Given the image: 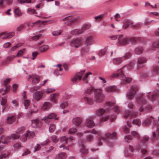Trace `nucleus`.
Here are the masks:
<instances>
[{"label": "nucleus", "instance_id": "obj_1", "mask_svg": "<svg viewBox=\"0 0 159 159\" xmlns=\"http://www.w3.org/2000/svg\"><path fill=\"white\" fill-rule=\"evenodd\" d=\"M105 98L104 95L100 89H95L94 92V100L96 103L102 102Z\"/></svg>", "mask_w": 159, "mask_h": 159}, {"label": "nucleus", "instance_id": "obj_2", "mask_svg": "<svg viewBox=\"0 0 159 159\" xmlns=\"http://www.w3.org/2000/svg\"><path fill=\"white\" fill-rule=\"evenodd\" d=\"M74 139V138L72 136H70L69 138L66 137L65 136L61 137L60 138V141L62 144L59 146V148H63V149L68 150V148L65 146V144H67L69 140H73Z\"/></svg>", "mask_w": 159, "mask_h": 159}, {"label": "nucleus", "instance_id": "obj_3", "mask_svg": "<svg viewBox=\"0 0 159 159\" xmlns=\"http://www.w3.org/2000/svg\"><path fill=\"white\" fill-rule=\"evenodd\" d=\"M20 135L18 134H11L9 136L2 137V142L3 143L7 144L11 139L14 140L18 139Z\"/></svg>", "mask_w": 159, "mask_h": 159}, {"label": "nucleus", "instance_id": "obj_4", "mask_svg": "<svg viewBox=\"0 0 159 159\" xmlns=\"http://www.w3.org/2000/svg\"><path fill=\"white\" fill-rule=\"evenodd\" d=\"M120 70V72L119 73H114L111 76L112 78H116L118 76H120L121 80H123L124 82L126 83H129L131 81V79L129 77H126Z\"/></svg>", "mask_w": 159, "mask_h": 159}, {"label": "nucleus", "instance_id": "obj_5", "mask_svg": "<svg viewBox=\"0 0 159 159\" xmlns=\"http://www.w3.org/2000/svg\"><path fill=\"white\" fill-rule=\"evenodd\" d=\"M82 40L80 38H77L71 40L70 43V45L74 48H79L82 44Z\"/></svg>", "mask_w": 159, "mask_h": 159}, {"label": "nucleus", "instance_id": "obj_6", "mask_svg": "<svg viewBox=\"0 0 159 159\" xmlns=\"http://www.w3.org/2000/svg\"><path fill=\"white\" fill-rule=\"evenodd\" d=\"M79 19V17L77 16L75 17L68 16L63 18L62 19L63 21H67L65 22L64 24L66 25L69 26L70 24V22H75L77 21Z\"/></svg>", "mask_w": 159, "mask_h": 159}, {"label": "nucleus", "instance_id": "obj_7", "mask_svg": "<svg viewBox=\"0 0 159 159\" xmlns=\"http://www.w3.org/2000/svg\"><path fill=\"white\" fill-rule=\"evenodd\" d=\"M137 88L136 87L132 86L131 89L129 90L126 94L128 98L130 99H132L136 93L135 90H137Z\"/></svg>", "mask_w": 159, "mask_h": 159}, {"label": "nucleus", "instance_id": "obj_8", "mask_svg": "<svg viewBox=\"0 0 159 159\" xmlns=\"http://www.w3.org/2000/svg\"><path fill=\"white\" fill-rule=\"evenodd\" d=\"M84 71L85 70L80 71V72L76 73L75 74V76L71 78V81L73 82H75L77 81L78 79L81 80L82 79V76L83 75Z\"/></svg>", "mask_w": 159, "mask_h": 159}, {"label": "nucleus", "instance_id": "obj_9", "mask_svg": "<svg viewBox=\"0 0 159 159\" xmlns=\"http://www.w3.org/2000/svg\"><path fill=\"white\" fill-rule=\"evenodd\" d=\"M118 39V43L121 45H124L127 44L129 42V39L125 36L120 34Z\"/></svg>", "mask_w": 159, "mask_h": 159}, {"label": "nucleus", "instance_id": "obj_10", "mask_svg": "<svg viewBox=\"0 0 159 159\" xmlns=\"http://www.w3.org/2000/svg\"><path fill=\"white\" fill-rule=\"evenodd\" d=\"M15 35V33L12 32L8 33L2 32L0 33V38L2 39H10L13 37Z\"/></svg>", "mask_w": 159, "mask_h": 159}, {"label": "nucleus", "instance_id": "obj_11", "mask_svg": "<svg viewBox=\"0 0 159 159\" xmlns=\"http://www.w3.org/2000/svg\"><path fill=\"white\" fill-rule=\"evenodd\" d=\"M30 79H32V83L33 84H38L40 80L39 76L35 74H33L29 75L28 78V80L29 81Z\"/></svg>", "mask_w": 159, "mask_h": 159}, {"label": "nucleus", "instance_id": "obj_12", "mask_svg": "<svg viewBox=\"0 0 159 159\" xmlns=\"http://www.w3.org/2000/svg\"><path fill=\"white\" fill-rule=\"evenodd\" d=\"M43 93L40 91H37L34 93L33 95L34 99L36 101H39L43 97Z\"/></svg>", "mask_w": 159, "mask_h": 159}, {"label": "nucleus", "instance_id": "obj_13", "mask_svg": "<svg viewBox=\"0 0 159 159\" xmlns=\"http://www.w3.org/2000/svg\"><path fill=\"white\" fill-rule=\"evenodd\" d=\"M94 42L93 37L90 36L88 37L84 41L85 45L86 46H90Z\"/></svg>", "mask_w": 159, "mask_h": 159}, {"label": "nucleus", "instance_id": "obj_14", "mask_svg": "<svg viewBox=\"0 0 159 159\" xmlns=\"http://www.w3.org/2000/svg\"><path fill=\"white\" fill-rule=\"evenodd\" d=\"M54 119L55 120H58V117H56V114L53 113H51L50 114L48 115L44 116L43 118L42 119V120H48Z\"/></svg>", "mask_w": 159, "mask_h": 159}, {"label": "nucleus", "instance_id": "obj_15", "mask_svg": "<svg viewBox=\"0 0 159 159\" xmlns=\"http://www.w3.org/2000/svg\"><path fill=\"white\" fill-rule=\"evenodd\" d=\"M116 136V133L115 132H112V133H108L104 136L101 137L99 139L100 141L102 140L107 139L108 138H114Z\"/></svg>", "mask_w": 159, "mask_h": 159}, {"label": "nucleus", "instance_id": "obj_16", "mask_svg": "<svg viewBox=\"0 0 159 159\" xmlns=\"http://www.w3.org/2000/svg\"><path fill=\"white\" fill-rule=\"evenodd\" d=\"M137 115V113L134 112H126L124 114V117L125 118L127 117L132 118Z\"/></svg>", "mask_w": 159, "mask_h": 159}, {"label": "nucleus", "instance_id": "obj_17", "mask_svg": "<svg viewBox=\"0 0 159 159\" xmlns=\"http://www.w3.org/2000/svg\"><path fill=\"white\" fill-rule=\"evenodd\" d=\"M72 124L75 126H78L81 124L82 120L80 117H76L72 119Z\"/></svg>", "mask_w": 159, "mask_h": 159}, {"label": "nucleus", "instance_id": "obj_18", "mask_svg": "<svg viewBox=\"0 0 159 159\" xmlns=\"http://www.w3.org/2000/svg\"><path fill=\"white\" fill-rule=\"evenodd\" d=\"M58 94L56 93H53L50 96V99L51 102L55 103L58 99Z\"/></svg>", "mask_w": 159, "mask_h": 159}, {"label": "nucleus", "instance_id": "obj_19", "mask_svg": "<svg viewBox=\"0 0 159 159\" xmlns=\"http://www.w3.org/2000/svg\"><path fill=\"white\" fill-rule=\"evenodd\" d=\"M33 107L31 108L27 113L29 117L31 116L33 113H36L38 111L37 107L35 106L34 105H33Z\"/></svg>", "mask_w": 159, "mask_h": 159}, {"label": "nucleus", "instance_id": "obj_20", "mask_svg": "<svg viewBox=\"0 0 159 159\" xmlns=\"http://www.w3.org/2000/svg\"><path fill=\"white\" fill-rule=\"evenodd\" d=\"M93 90V88L90 87L85 88L84 89L83 96H88L91 94Z\"/></svg>", "mask_w": 159, "mask_h": 159}, {"label": "nucleus", "instance_id": "obj_21", "mask_svg": "<svg viewBox=\"0 0 159 159\" xmlns=\"http://www.w3.org/2000/svg\"><path fill=\"white\" fill-rule=\"evenodd\" d=\"M15 120V118L13 115L8 116L6 119V122L8 124H11L13 123Z\"/></svg>", "mask_w": 159, "mask_h": 159}, {"label": "nucleus", "instance_id": "obj_22", "mask_svg": "<svg viewBox=\"0 0 159 159\" xmlns=\"http://www.w3.org/2000/svg\"><path fill=\"white\" fill-rule=\"evenodd\" d=\"M86 125L87 127L91 128L94 126L95 123L92 120L88 119L87 120Z\"/></svg>", "mask_w": 159, "mask_h": 159}, {"label": "nucleus", "instance_id": "obj_23", "mask_svg": "<svg viewBox=\"0 0 159 159\" xmlns=\"http://www.w3.org/2000/svg\"><path fill=\"white\" fill-rule=\"evenodd\" d=\"M146 62V59L144 58H139L137 61V63L139 67H141L143 66V64Z\"/></svg>", "mask_w": 159, "mask_h": 159}, {"label": "nucleus", "instance_id": "obj_24", "mask_svg": "<svg viewBox=\"0 0 159 159\" xmlns=\"http://www.w3.org/2000/svg\"><path fill=\"white\" fill-rule=\"evenodd\" d=\"M32 125L33 126L37 128H40L41 126V124L39 121V120L37 118L32 121Z\"/></svg>", "mask_w": 159, "mask_h": 159}, {"label": "nucleus", "instance_id": "obj_25", "mask_svg": "<svg viewBox=\"0 0 159 159\" xmlns=\"http://www.w3.org/2000/svg\"><path fill=\"white\" fill-rule=\"evenodd\" d=\"M25 49L23 50H20L19 51L17 54L16 56H9L7 58V60H9L15 57H20L22 56L24 53V51L25 50Z\"/></svg>", "mask_w": 159, "mask_h": 159}, {"label": "nucleus", "instance_id": "obj_26", "mask_svg": "<svg viewBox=\"0 0 159 159\" xmlns=\"http://www.w3.org/2000/svg\"><path fill=\"white\" fill-rule=\"evenodd\" d=\"M52 105L50 102H46L41 107V110L43 111L48 109L51 107Z\"/></svg>", "mask_w": 159, "mask_h": 159}, {"label": "nucleus", "instance_id": "obj_27", "mask_svg": "<svg viewBox=\"0 0 159 159\" xmlns=\"http://www.w3.org/2000/svg\"><path fill=\"white\" fill-rule=\"evenodd\" d=\"M82 99L84 100V101L88 104H90L93 102L92 99L88 96H83Z\"/></svg>", "mask_w": 159, "mask_h": 159}, {"label": "nucleus", "instance_id": "obj_28", "mask_svg": "<svg viewBox=\"0 0 159 159\" xmlns=\"http://www.w3.org/2000/svg\"><path fill=\"white\" fill-rule=\"evenodd\" d=\"M66 154L62 152L57 155L55 157V159H66Z\"/></svg>", "mask_w": 159, "mask_h": 159}, {"label": "nucleus", "instance_id": "obj_29", "mask_svg": "<svg viewBox=\"0 0 159 159\" xmlns=\"http://www.w3.org/2000/svg\"><path fill=\"white\" fill-rule=\"evenodd\" d=\"M131 125L129 124L128 121L127 122V125H125L123 127V130L125 133H127L129 131V128L130 127Z\"/></svg>", "mask_w": 159, "mask_h": 159}, {"label": "nucleus", "instance_id": "obj_30", "mask_svg": "<svg viewBox=\"0 0 159 159\" xmlns=\"http://www.w3.org/2000/svg\"><path fill=\"white\" fill-rule=\"evenodd\" d=\"M132 24L133 22L132 21L128 20H125L124 21L123 28L124 29H126L130 25Z\"/></svg>", "mask_w": 159, "mask_h": 159}, {"label": "nucleus", "instance_id": "obj_31", "mask_svg": "<svg viewBox=\"0 0 159 159\" xmlns=\"http://www.w3.org/2000/svg\"><path fill=\"white\" fill-rule=\"evenodd\" d=\"M91 26L89 24H84L82 26L81 29H80L81 31H83L84 33L85 30L89 29Z\"/></svg>", "mask_w": 159, "mask_h": 159}, {"label": "nucleus", "instance_id": "obj_32", "mask_svg": "<svg viewBox=\"0 0 159 159\" xmlns=\"http://www.w3.org/2000/svg\"><path fill=\"white\" fill-rule=\"evenodd\" d=\"M150 101V100L149 99H148V101H146L145 99H143L142 98L137 99V101L138 103L143 105L146 104L148 101Z\"/></svg>", "mask_w": 159, "mask_h": 159}, {"label": "nucleus", "instance_id": "obj_33", "mask_svg": "<svg viewBox=\"0 0 159 159\" xmlns=\"http://www.w3.org/2000/svg\"><path fill=\"white\" fill-rule=\"evenodd\" d=\"M49 47L48 45H44L41 46L39 49V51L41 52L45 51L48 50Z\"/></svg>", "mask_w": 159, "mask_h": 159}, {"label": "nucleus", "instance_id": "obj_34", "mask_svg": "<svg viewBox=\"0 0 159 159\" xmlns=\"http://www.w3.org/2000/svg\"><path fill=\"white\" fill-rule=\"evenodd\" d=\"M106 111L104 108H101L98 110L96 112V114L99 116H101Z\"/></svg>", "mask_w": 159, "mask_h": 159}, {"label": "nucleus", "instance_id": "obj_35", "mask_svg": "<svg viewBox=\"0 0 159 159\" xmlns=\"http://www.w3.org/2000/svg\"><path fill=\"white\" fill-rule=\"evenodd\" d=\"M71 34L76 35L83 33V31H81L80 29H76L71 31Z\"/></svg>", "mask_w": 159, "mask_h": 159}, {"label": "nucleus", "instance_id": "obj_36", "mask_svg": "<svg viewBox=\"0 0 159 159\" xmlns=\"http://www.w3.org/2000/svg\"><path fill=\"white\" fill-rule=\"evenodd\" d=\"M80 152L83 154H86L88 153V149L85 148V146L82 144L81 147L80 148Z\"/></svg>", "mask_w": 159, "mask_h": 159}, {"label": "nucleus", "instance_id": "obj_37", "mask_svg": "<svg viewBox=\"0 0 159 159\" xmlns=\"http://www.w3.org/2000/svg\"><path fill=\"white\" fill-rule=\"evenodd\" d=\"M106 90L107 92H113L116 89V87L110 86L106 88Z\"/></svg>", "mask_w": 159, "mask_h": 159}, {"label": "nucleus", "instance_id": "obj_38", "mask_svg": "<svg viewBox=\"0 0 159 159\" xmlns=\"http://www.w3.org/2000/svg\"><path fill=\"white\" fill-rule=\"evenodd\" d=\"M108 48V47L107 46L105 47L103 49H102L98 53V54L100 56H102L104 55L105 53L106 52Z\"/></svg>", "mask_w": 159, "mask_h": 159}, {"label": "nucleus", "instance_id": "obj_39", "mask_svg": "<svg viewBox=\"0 0 159 159\" xmlns=\"http://www.w3.org/2000/svg\"><path fill=\"white\" fill-rule=\"evenodd\" d=\"M123 61L122 57L116 58H114L113 60L114 62L116 64L120 63Z\"/></svg>", "mask_w": 159, "mask_h": 159}, {"label": "nucleus", "instance_id": "obj_40", "mask_svg": "<svg viewBox=\"0 0 159 159\" xmlns=\"http://www.w3.org/2000/svg\"><path fill=\"white\" fill-rule=\"evenodd\" d=\"M22 147L21 144L19 143H16L13 145V148L15 150H18Z\"/></svg>", "mask_w": 159, "mask_h": 159}, {"label": "nucleus", "instance_id": "obj_41", "mask_svg": "<svg viewBox=\"0 0 159 159\" xmlns=\"http://www.w3.org/2000/svg\"><path fill=\"white\" fill-rule=\"evenodd\" d=\"M152 71L155 74L158 73L159 72V64L154 66Z\"/></svg>", "mask_w": 159, "mask_h": 159}, {"label": "nucleus", "instance_id": "obj_42", "mask_svg": "<svg viewBox=\"0 0 159 159\" xmlns=\"http://www.w3.org/2000/svg\"><path fill=\"white\" fill-rule=\"evenodd\" d=\"M77 129L75 127H73L70 129L68 131V133L70 134H72L76 132L77 131Z\"/></svg>", "mask_w": 159, "mask_h": 159}, {"label": "nucleus", "instance_id": "obj_43", "mask_svg": "<svg viewBox=\"0 0 159 159\" xmlns=\"http://www.w3.org/2000/svg\"><path fill=\"white\" fill-rule=\"evenodd\" d=\"M30 102L29 100H25L24 102V105L25 109H28L29 108Z\"/></svg>", "mask_w": 159, "mask_h": 159}, {"label": "nucleus", "instance_id": "obj_44", "mask_svg": "<svg viewBox=\"0 0 159 159\" xmlns=\"http://www.w3.org/2000/svg\"><path fill=\"white\" fill-rule=\"evenodd\" d=\"M151 120L150 118H147L144 120L143 124L145 126L148 125L151 123Z\"/></svg>", "mask_w": 159, "mask_h": 159}, {"label": "nucleus", "instance_id": "obj_45", "mask_svg": "<svg viewBox=\"0 0 159 159\" xmlns=\"http://www.w3.org/2000/svg\"><path fill=\"white\" fill-rule=\"evenodd\" d=\"M62 31L61 30H56L53 31L52 32V34L53 36H57L61 34Z\"/></svg>", "mask_w": 159, "mask_h": 159}, {"label": "nucleus", "instance_id": "obj_46", "mask_svg": "<svg viewBox=\"0 0 159 159\" xmlns=\"http://www.w3.org/2000/svg\"><path fill=\"white\" fill-rule=\"evenodd\" d=\"M7 101V96H6L4 97H2V100L0 104L2 106H4L5 105Z\"/></svg>", "mask_w": 159, "mask_h": 159}, {"label": "nucleus", "instance_id": "obj_47", "mask_svg": "<svg viewBox=\"0 0 159 159\" xmlns=\"http://www.w3.org/2000/svg\"><path fill=\"white\" fill-rule=\"evenodd\" d=\"M92 73L91 72H88L85 74L83 77L82 79L84 81H86L87 83H88V81L86 79L88 78V75H92Z\"/></svg>", "mask_w": 159, "mask_h": 159}, {"label": "nucleus", "instance_id": "obj_48", "mask_svg": "<svg viewBox=\"0 0 159 159\" xmlns=\"http://www.w3.org/2000/svg\"><path fill=\"white\" fill-rule=\"evenodd\" d=\"M14 13L15 15L18 16H20L22 14L20 10L18 8H16L15 9Z\"/></svg>", "mask_w": 159, "mask_h": 159}, {"label": "nucleus", "instance_id": "obj_49", "mask_svg": "<svg viewBox=\"0 0 159 159\" xmlns=\"http://www.w3.org/2000/svg\"><path fill=\"white\" fill-rule=\"evenodd\" d=\"M27 137L26 133L23 135L20 138L21 141L23 142H25L27 140Z\"/></svg>", "mask_w": 159, "mask_h": 159}, {"label": "nucleus", "instance_id": "obj_50", "mask_svg": "<svg viewBox=\"0 0 159 159\" xmlns=\"http://www.w3.org/2000/svg\"><path fill=\"white\" fill-rule=\"evenodd\" d=\"M26 133L28 135V136L30 138H33L34 134V132L30 131L29 130L27 131Z\"/></svg>", "mask_w": 159, "mask_h": 159}, {"label": "nucleus", "instance_id": "obj_51", "mask_svg": "<svg viewBox=\"0 0 159 159\" xmlns=\"http://www.w3.org/2000/svg\"><path fill=\"white\" fill-rule=\"evenodd\" d=\"M52 140L54 143H57L59 139L56 135H52L51 137Z\"/></svg>", "mask_w": 159, "mask_h": 159}, {"label": "nucleus", "instance_id": "obj_52", "mask_svg": "<svg viewBox=\"0 0 159 159\" xmlns=\"http://www.w3.org/2000/svg\"><path fill=\"white\" fill-rule=\"evenodd\" d=\"M13 104V107L16 108L18 106L17 101L16 100H13L11 102Z\"/></svg>", "mask_w": 159, "mask_h": 159}, {"label": "nucleus", "instance_id": "obj_53", "mask_svg": "<svg viewBox=\"0 0 159 159\" xmlns=\"http://www.w3.org/2000/svg\"><path fill=\"white\" fill-rule=\"evenodd\" d=\"M40 145H40V144H37L34 147V150L33 151L34 152H35L36 151H37L40 150L41 148Z\"/></svg>", "mask_w": 159, "mask_h": 159}, {"label": "nucleus", "instance_id": "obj_54", "mask_svg": "<svg viewBox=\"0 0 159 159\" xmlns=\"http://www.w3.org/2000/svg\"><path fill=\"white\" fill-rule=\"evenodd\" d=\"M41 34H39L37 35L33 36L31 37V39L33 40L36 41L38 40L41 37Z\"/></svg>", "mask_w": 159, "mask_h": 159}, {"label": "nucleus", "instance_id": "obj_55", "mask_svg": "<svg viewBox=\"0 0 159 159\" xmlns=\"http://www.w3.org/2000/svg\"><path fill=\"white\" fill-rule=\"evenodd\" d=\"M133 123L138 126L140 125L141 123L140 120L138 119L134 120Z\"/></svg>", "mask_w": 159, "mask_h": 159}, {"label": "nucleus", "instance_id": "obj_56", "mask_svg": "<svg viewBox=\"0 0 159 159\" xmlns=\"http://www.w3.org/2000/svg\"><path fill=\"white\" fill-rule=\"evenodd\" d=\"M55 91V89L53 88H47L45 90V92L47 93H49L51 92H53Z\"/></svg>", "mask_w": 159, "mask_h": 159}, {"label": "nucleus", "instance_id": "obj_57", "mask_svg": "<svg viewBox=\"0 0 159 159\" xmlns=\"http://www.w3.org/2000/svg\"><path fill=\"white\" fill-rule=\"evenodd\" d=\"M120 35H114L109 36V38L112 40H114L117 39H118L119 38H120Z\"/></svg>", "mask_w": 159, "mask_h": 159}, {"label": "nucleus", "instance_id": "obj_58", "mask_svg": "<svg viewBox=\"0 0 159 159\" xmlns=\"http://www.w3.org/2000/svg\"><path fill=\"white\" fill-rule=\"evenodd\" d=\"M129 150L131 152V153L128 154V156L130 157H132L133 155L134 149L132 147H129Z\"/></svg>", "mask_w": 159, "mask_h": 159}, {"label": "nucleus", "instance_id": "obj_59", "mask_svg": "<svg viewBox=\"0 0 159 159\" xmlns=\"http://www.w3.org/2000/svg\"><path fill=\"white\" fill-rule=\"evenodd\" d=\"M55 129V125L53 124L51 125L49 128V131L50 132H53Z\"/></svg>", "mask_w": 159, "mask_h": 159}, {"label": "nucleus", "instance_id": "obj_60", "mask_svg": "<svg viewBox=\"0 0 159 159\" xmlns=\"http://www.w3.org/2000/svg\"><path fill=\"white\" fill-rule=\"evenodd\" d=\"M30 150L28 149H26L24 152L23 153V154L22 155V156H26L28 154H30Z\"/></svg>", "mask_w": 159, "mask_h": 159}, {"label": "nucleus", "instance_id": "obj_61", "mask_svg": "<svg viewBox=\"0 0 159 159\" xmlns=\"http://www.w3.org/2000/svg\"><path fill=\"white\" fill-rule=\"evenodd\" d=\"M68 104L67 102H65L60 105V107L61 109H63L67 106Z\"/></svg>", "mask_w": 159, "mask_h": 159}, {"label": "nucleus", "instance_id": "obj_62", "mask_svg": "<svg viewBox=\"0 0 159 159\" xmlns=\"http://www.w3.org/2000/svg\"><path fill=\"white\" fill-rule=\"evenodd\" d=\"M22 45V44H21L20 43H18L15 45V46H14L13 47H12L11 48V51H13L14 50H15L16 48H19V47H20Z\"/></svg>", "mask_w": 159, "mask_h": 159}, {"label": "nucleus", "instance_id": "obj_63", "mask_svg": "<svg viewBox=\"0 0 159 159\" xmlns=\"http://www.w3.org/2000/svg\"><path fill=\"white\" fill-rule=\"evenodd\" d=\"M27 11L29 14L33 13L35 12V10L34 9L29 8L27 9Z\"/></svg>", "mask_w": 159, "mask_h": 159}, {"label": "nucleus", "instance_id": "obj_64", "mask_svg": "<svg viewBox=\"0 0 159 159\" xmlns=\"http://www.w3.org/2000/svg\"><path fill=\"white\" fill-rule=\"evenodd\" d=\"M131 134L132 136L136 138H139V134L135 131H132L131 132Z\"/></svg>", "mask_w": 159, "mask_h": 159}]
</instances>
